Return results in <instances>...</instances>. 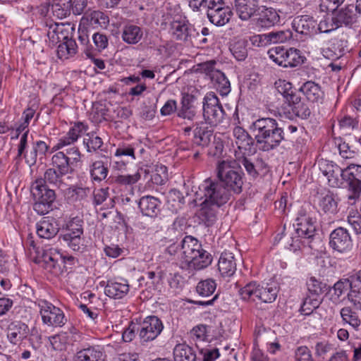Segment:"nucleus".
<instances>
[{"instance_id": "f257e3e1", "label": "nucleus", "mask_w": 361, "mask_h": 361, "mask_svg": "<svg viewBox=\"0 0 361 361\" xmlns=\"http://www.w3.org/2000/svg\"><path fill=\"white\" fill-rule=\"evenodd\" d=\"M250 128L259 149L263 152L276 149L285 138L283 129L272 118H259L252 123Z\"/></svg>"}, {"instance_id": "f03ea898", "label": "nucleus", "mask_w": 361, "mask_h": 361, "mask_svg": "<svg viewBox=\"0 0 361 361\" xmlns=\"http://www.w3.org/2000/svg\"><path fill=\"white\" fill-rule=\"evenodd\" d=\"M316 219L314 213L309 204H305L299 209L295 218V233L297 236L292 238L290 244L291 250L300 248L302 238L309 239L314 236L316 231Z\"/></svg>"}, {"instance_id": "7ed1b4c3", "label": "nucleus", "mask_w": 361, "mask_h": 361, "mask_svg": "<svg viewBox=\"0 0 361 361\" xmlns=\"http://www.w3.org/2000/svg\"><path fill=\"white\" fill-rule=\"evenodd\" d=\"M234 164L229 160L219 161L216 167L217 177L228 192L240 194L244 183L243 173Z\"/></svg>"}, {"instance_id": "20e7f679", "label": "nucleus", "mask_w": 361, "mask_h": 361, "mask_svg": "<svg viewBox=\"0 0 361 361\" xmlns=\"http://www.w3.org/2000/svg\"><path fill=\"white\" fill-rule=\"evenodd\" d=\"M166 9L168 11L167 13L173 18L170 23L171 35L176 40L188 42L192 34H195V29L188 23L185 18L181 15L180 5L168 3Z\"/></svg>"}, {"instance_id": "39448f33", "label": "nucleus", "mask_w": 361, "mask_h": 361, "mask_svg": "<svg viewBox=\"0 0 361 361\" xmlns=\"http://www.w3.org/2000/svg\"><path fill=\"white\" fill-rule=\"evenodd\" d=\"M239 294L243 300L256 302L261 301L271 303L275 301L278 290L276 286L265 287L260 286L255 281L246 284L239 290Z\"/></svg>"}, {"instance_id": "423d86ee", "label": "nucleus", "mask_w": 361, "mask_h": 361, "mask_svg": "<svg viewBox=\"0 0 361 361\" xmlns=\"http://www.w3.org/2000/svg\"><path fill=\"white\" fill-rule=\"evenodd\" d=\"M201 243L191 235L185 236L180 244L173 243L167 247L166 252L186 265L190 259L200 250Z\"/></svg>"}, {"instance_id": "0eeeda50", "label": "nucleus", "mask_w": 361, "mask_h": 361, "mask_svg": "<svg viewBox=\"0 0 361 361\" xmlns=\"http://www.w3.org/2000/svg\"><path fill=\"white\" fill-rule=\"evenodd\" d=\"M200 199L221 207L226 204L231 197V192L224 186L211 179H206L200 186Z\"/></svg>"}, {"instance_id": "6e6552de", "label": "nucleus", "mask_w": 361, "mask_h": 361, "mask_svg": "<svg viewBox=\"0 0 361 361\" xmlns=\"http://www.w3.org/2000/svg\"><path fill=\"white\" fill-rule=\"evenodd\" d=\"M343 178L348 184L347 202L354 205L361 195V165L350 164L343 169Z\"/></svg>"}, {"instance_id": "1a4fd4ad", "label": "nucleus", "mask_w": 361, "mask_h": 361, "mask_svg": "<svg viewBox=\"0 0 361 361\" xmlns=\"http://www.w3.org/2000/svg\"><path fill=\"white\" fill-rule=\"evenodd\" d=\"M269 56L275 63L283 67H296L303 62L300 50L295 48L284 49L281 47L272 48L268 51Z\"/></svg>"}, {"instance_id": "9d476101", "label": "nucleus", "mask_w": 361, "mask_h": 361, "mask_svg": "<svg viewBox=\"0 0 361 361\" xmlns=\"http://www.w3.org/2000/svg\"><path fill=\"white\" fill-rule=\"evenodd\" d=\"M203 116L206 123L216 125L224 117V111L219 98L213 92L206 94L203 98Z\"/></svg>"}, {"instance_id": "9b49d317", "label": "nucleus", "mask_w": 361, "mask_h": 361, "mask_svg": "<svg viewBox=\"0 0 361 361\" xmlns=\"http://www.w3.org/2000/svg\"><path fill=\"white\" fill-rule=\"evenodd\" d=\"M46 27L49 42L53 46L67 39L68 37H73L75 31V25L71 23L47 22Z\"/></svg>"}, {"instance_id": "f8f14e48", "label": "nucleus", "mask_w": 361, "mask_h": 361, "mask_svg": "<svg viewBox=\"0 0 361 361\" xmlns=\"http://www.w3.org/2000/svg\"><path fill=\"white\" fill-rule=\"evenodd\" d=\"M318 166L321 173L326 178L329 186L339 188L343 183V169L338 165L326 159L318 161Z\"/></svg>"}, {"instance_id": "ddd939ff", "label": "nucleus", "mask_w": 361, "mask_h": 361, "mask_svg": "<svg viewBox=\"0 0 361 361\" xmlns=\"http://www.w3.org/2000/svg\"><path fill=\"white\" fill-rule=\"evenodd\" d=\"M87 130V126L84 123H75L68 132L59 138L57 143L52 147L51 152L59 151L66 146L74 144Z\"/></svg>"}, {"instance_id": "4468645a", "label": "nucleus", "mask_w": 361, "mask_h": 361, "mask_svg": "<svg viewBox=\"0 0 361 361\" xmlns=\"http://www.w3.org/2000/svg\"><path fill=\"white\" fill-rule=\"evenodd\" d=\"M330 247L338 252H344L350 249L352 240L348 231L343 227L334 229L329 237Z\"/></svg>"}, {"instance_id": "2eb2a0df", "label": "nucleus", "mask_w": 361, "mask_h": 361, "mask_svg": "<svg viewBox=\"0 0 361 361\" xmlns=\"http://www.w3.org/2000/svg\"><path fill=\"white\" fill-rule=\"evenodd\" d=\"M163 327L159 317H145L141 325L140 336L144 341L154 340L161 332Z\"/></svg>"}, {"instance_id": "dca6fc26", "label": "nucleus", "mask_w": 361, "mask_h": 361, "mask_svg": "<svg viewBox=\"0 0 361 361\" xmlns=\"http://www.w3.org/2000/svg\"><path fill=\"white\" fill-rule=\"evenodd\" d=\"M109 23L108 16L100 11H92L86 13L81 18L80 21V27H92L94 29L106 28Z\"/></svg>"}, {"instance_id": "f3484780", "label": "nucleus", "mask_w": 361, "mask_h": 361, "mask_svg": "<svg viewBox=\"0 0 361 361\" xmlns=\"http://www.w3.org/2000/svg\"><path fill=\"white\" fill-rule=\"evenodd\" d=\"M255 17L256 25L263 28L271 27L280 20V16L274 8L264 6L259 8Z\"/></svg>"}, {"instance_id": "a211bd4d", "label": "nucleus", "mask_w": 361, "mask_h": 361, "mask_svg": "<svg viewBox=\"0 0 361 361\" xmlns=\"http://www.w3.org/2000/svg\"><path fill=\"white\" fill-rule=\"evenodd\" d=\"M161 202L152 195L142 197L138 202V207L144 216L156 218L161 212Z\"/></svg>"}, {"instance_id": "6ab92c4d", "label": "nucleus", "mask_w": 361, "mask_h": 361, "mask_svg": "<svg viewBox=\"0 0 361 361\" xmlns=\"http://www.w3.org/2000/svg\"><path fill=\"white\" fill-rule=\"evenodd\" d=\"M235 145L243 155L253 152L254 139L242 127L235 126L233 130Z\"/></svg>"}, {"instance_id": "aec40b11", "label": "nucleus", "mask_w": 361, "mask_h": 361, "mask_svg": "<svg viewBox=\"0 0 361 361\" xmlns=\"http://www.w3.org/2000/svg\"><path fill=\"white\" fill-rule=\"evenodd\" d=\"M292 26L295 32L301 35H310L317 32V20L307 15L295 18Z\"/></svg>"}, {"instance_id": "412c9836", "label": "nucleus", "mask_w": 361, "mask_h": 361, "mask_svg": "<svg viewBox=\"0 0 361 361\" xmlns=\"http://www.w3.org/2000/svg\"><path fill=\"white\" fill-rule=\"evenodd\" d=\"M259 0H235V11L242 20L255 17L259 8Z\"/></svg>"}, {"instance_id": "4be33fe9", "label": "nucleus", "mask_w": 361, "mask_h": 361, "mask_svg": "<svg viewBox=\"0 0 361 361\" xmlns=\"http://www.w3.org/2000/svg\"><path fill=\"white\" fill-rule=\"evenodd\" d=\"M32 192L35 200L52 204L56 200L55 190L44 184L42 178H37L32 185Z\"/></svg>"}, {"instance_id": "5701e85b", "label": "nucleus", "mask_w": 361, "mask_h": 361, "mask_svg": "<svg viewBox=\"0 0 361 361\" xmlns=\"http://www.w3.org/2000/svg\"><path fill=\"white\" fill-rule=\"evenodd\" d=\"M37 234L41 238L51 239L59 231L56 220L53 217H44L36 225Z\"/></svg>"}, {"instance_id": "b1692460", "label": "nucleus", "mask_w": 361, "mask_h": 361, "mask_svg": "<svg viewBox=\"0 0 361 361\" xmlns=\"http://www.w3.org/2000/svg\"><path fill=\"white\" fill-rule=\"evenodd\" d=\"M213 131L207 126V123H196L193 130L192 142L202 147H207L213 137Z\"/></svg>"}, {"instance_id": "393cba45", "label": "nucleus", "mask_w": 361, "mask_h": 361, "mask_svg": "<svg viewBox=\"0 0 361 361\" xmlns=\"http://www.w3.org/2000/svg\"><path fill=\"white\" fill-rule=\"evenodd\" d=\"M233 13L228 6L212 7L207 10V17L209 21L216 25L222 26L231 19Z\"/></svg>"}, {"instance_id": "a878e982", "label": "nucleus", "mask_w": 361, "mask_h": 361, "mask_svg": "<svg viewBox=\"0 0 361 361\" xmlns=\"http://www.w3.org/2000/svg\"><path fill=\"white\" fill-rule=\"evenodd\" d=\"M300 91L305 96L307 99L312 103H322L324 92L321 86L313 82L307 81L300 87Z\"/></svg>"}, {"instance_id": "bb28decb", "label": "nucleus", "mask_w": 361, "mask_h": 361, "mask_svg": "<svg viewBox=\"0 0 361 361\" xmlns=\"http://www.w3.org/2000/svg\"><path fill=\"white\" fill-rule=\"evenodd\" d=\"M338 203L336 196L330 191L320 193L317 196L318 207L325 214H336L338 211Z\"/></svg>"}, {"instance_id": "cd10ccee", "label": "nucleus", "mask_w": 361, "mask_h": 361, "mask_svg": "<svg viewBox=\"0 0 361 361\" xmlns=\"http://www.w3.org/2000/svg\"><path fill=\"white\" fill-rule=\"evenodd\" d=\"M66 175L62 171L49 168L44 173V178H41L44 184L63 190L68 185L65 181Z\"/></svg>"}, {"instance_id": "c85d7f7f", "label": "nucleus", "mask_w": 361, "mask_h": 361, "mask_svg": "<svg viewBox=\"0 0 361 361\" xmlns=\"http://www.w3.org/2000/svg\"><path fill=\"white\" fill-rule=\"evenodd\" d=\"M236 260L234 255L228 251L221 253L219 262L218 269L222 276H231L236 271Z\"/></svg>"}, {"instance_id": "c756f323", "label": "nucleus", "mask_w": 361, "mask_h": 361, "mask_svg": "<svg viewBox=\"0 0 361 361\" xmlns=\"http://www.w3.org/2000/svg\"><path fill=\"white\" fill-rule=\"evenodd\" d=\"M219 207L203 200L197 212V216L207 226H211L216 221V214Z\"/></svg>"}, {"instance_id": "7c9ffc66", "label": "nucleus", "mask_w": 361, "mask_h": 361, "mask_svg": "<svg viewBox=\"0 0 361 361\" xmlns=\"http://www.w3.org/2000/svg\"><path fill=\"white\" fill-rule=\"evenodd\" d=\"M49 146L42 140H37L32 142V148L30 151H26L24 154L25 162L30 166H34L37 160V157L40 159L49 151Z\"/></svg>"}, {"instance_id": "2f4dec72", "label": "nucleus", "mask_w": 361, "mask_h": 361, "mask_svg": "<svg viewBox=\"0 0 361 361\" xmlns=\"http://www.w3.org/2000/svg\"><path fill=\"white\" fill-rule=\"evenodd\" d=\"M338 28L351 25L355 20L353 6H347L341 9L332 11Z\"/></svg>"}, {"instance_id": "473e14b6", "label": "nucleus", "mask_w": 361, "mask_h": 361, "mask_svg": "<svg viewBox=\"0 0 361 361\" xmlns=\"http://www.w3.org/2000/svg\"><path fill=\"white\" fill-rule=\"evenodd\" d=\"M129 291V285L128 281L122 280L121 281H109L105 287V294L111 298L121 299L127 295Z\"/></svg>"}, {"instance_id": "72a5a7b5", "label": "nucleus", "mask_w": 361, "mask_h": 361, "mask_svg": "<svg viewBox=\"0 0 361 361\" xmlns=\"http://www.w3.org/2000/svg\"><path fill=\"white\" fill-rule=\"evenodd\" d=\"M212 262V255L204 250L201 246L200 250L197 251V254L190 259V262L185 266L189 268L200 270L207 267L211 264Z\"/></svg>"}, {"instance_id": "f704fd0d", "label": "nucleus", "mask_w": 361, "mask_h": 361, "mask_svg": "<svg viewBox=\"0 0 361 361\" xmlns=\"http://www.w3.org/2000/svg\"><path fill=\"white\" fill-rule=\"evenodd\" d=\"M142 36V30L137 25L127 24L123 28L121 37L127 44H135L141 40Z\"/></svg>"}, {"instance_id": "c9c22d12", "label": "nucleus", "mask_w": 361, "mask_h": 361, "mask_svg": "<svg viewBox=\"0 0 361 361\" xmlns=\"http://www.w3.org/2000/svg\"><path fill=\"white\" fill-rule=\"evenodd\" d=\"M141 178V174L137 170L135 173L133 174H124L123 173H117L111 176L108 182L110 184H117L119 185H132L135 184L139 181Z\"/></svg>"}, {"instance_id": "e433bc0d", "label": "nucleus", "mask_w": 361, "mask_h": 361, "mask_svg": "<svg viewBox=\"0 0 361 361\" xmlns=\"http://www.w3.org/2000/svg\"><path fill=\"white\" fill-rule=\"evenodd\" d=\"M73 37H68L63 40L57 48V56L60 59H68L75 56L78 51V45Z\"/></svg>"}, {"instance_id": "4c0bfd02", "label": "nucleus", "mask_w": 361, "mask_h": 361, "mask_svg": "<svg viewBox=\"0 0 361 361\" xmlns=\"http://www.w3.org/2000/svg\"><path fill=\"white\" fill-rule=\"evenodd\" d=\"M175 361H196L192 348L185 343L177 344L173 350Z\"/></svg>"}, {"instance_id": "58836bf2", "label": "nucleus", "mask_w": 361, "mask_h": 361, "mask_svg": "<svg viewBox=\"0 0 361 361\" xmlns=\"http://www.w3.org/2000/svg\"><path fill=\"white\" fill-rule=\"evenodd\" d=\"M65 197L71 202H76L86 198L90 193L89 188L71 185L64 190Z\"/></svg>"}, {"instance_id": "ea45409f", "label": "nucleus", "mask_w": 361, "mask_h": 361, "mask_svg": "<svg viewBox=\"0 0 361 361\" xmlns=\"http://www.w3.org/2000/svg\"><path fill=\"white\" fill-rule=\"evenodd\" d=\"M51 165V168L62 171L66 174L71 173L73 171V166L68 161L63 152H61L60 151L52 156Z\"/></svg>"}, {"instance_id": "a19ab883", "label": "nucleus", "mask_w": 361, "mask_h": 361, "mask_svg": "<svg viewBox=\"0 0 361 361\" xmlns=\"http://www.w3.org/2000/svg\"><path fill=\"white\" fill-rule=\"evenodd\" d=\"M90 173L93 181L99 183L107 177L109 169L102 161H95L90 166Z\"/></svg>"}, {"instance_id": "79ce46f5", "label": "nucleus", "mask_w": 361, "mask_h": 361, "mask_svg": "<svg viewBox=\"0 0 361 361\" xmlns=\"http://www.w3.org/2000/svg\"><path fill=\"white\" fill-rule=\"evenodd\" d=\"M27 326L23 324L11 323L8 328L7 337L9 341L13 344H16L22 340L25 336V329Z\"/></svg>"}, {"instance_id": "37998d69", "label": "nucleus", "mask_w": 361, "mask_h": 361, "mask_svg": "<svg viewBox=\"0 0 361 361\" xmlns=\"http://www.w3.org/2000/svg\"><path fill=\"white\" fill-rule=\"evenodd\" d=\"M77 361H104V355L99 349L89 348L78 353Z\"/></svg>"}, {"instance_id": "c03bdc74", "label": "nucleus", "mask_w": 361, "mask_h": 361, "mask_svg": "<svg viewBox=\"0 0 361 361\" xmlns=\"http://www.w3.org/2000/svg\"><path fill=\"white\" fill-rule=\"evenodd\" d=\"M214 82L216 88L219 90L222 95H226L231 91V85L228 79L221 71L214 72V76L211 79Z\"/></svg>"}, {"instance_id": "a18cd8bd", "label": "nucleus", "mask_w": 361, "mask_h": 361, "mask_svg": "<svg viewBox=\"0 0 361 361\" xmlns=\"http://www.w3.org/2000/svg\"><path fill=\"white\" fill-rule=\"evenodd\" d=\"M82 235V221L78 218H73L66 224V232L62 235H68L75 238L81 237Z\"/></svg>"}, {"instance_id": "49530a36", "label": "nucleus", "mask_w": 361, "mask_h": 361, "mask_svg": "<svg viewBox=\"0 0 361 361\" xmlns=\"http://www.w3.org/2000/svg\"><path fill=\"white\" fill-rule=\"evenodd\" d=\"M353 286L350 283L348 277L338 281L333 286L331 293V299L338 300L340 297L345 294L348 290H351Z\"/></svg>"}, {"instance_id": "de8ad7c7", "label": "nucleus", "mask_w": 361, "mask_h": 361, "mask_svg": "<svg viewBox=\"0 0 361 361\" xmlns=\"http://www.w3.org/2000/svg\"><path fill=\"white\" fill-rule=\"evenodd\" d=\"M258 37L260 38L264 37V39L270 43H283L292 37V32L288 30H279L259 35Z\"/></svg>"}, {"instance_id": "09e8293b", "label": "nucleus", "mask_w": 361, "mask_h": 361, "mask_svg": "<svg viewBox=\"0 0 361 361\" xmlns=\"http://www.w3.org/2000/svg\"><path fill=\"white\" fill-rule=\"evenodd\" d=\"M61 152H63L64 155L66 157L68 161L71 164L73 167L77 166L79 163L82 161V154L79 149V148L74 145V144L66 146L63 149H62Z\"/></svg>"}, {"instance_id": "8fccbe9b", "label": "nucleus", "mask_w": 361, "mask_h": 361, "mask_svg": "<svg viewBox=\"0 0 361 361\" xmlns=\"http://www.w3.org/2000/svg\"><path fill=\"white\" fill-rule=\"evenodd\" d=\"M216 288V281L212 279H207L197 283L196 291L202 297H209L214 293Z\"/></svg>"}, {"instance_id": "3c124183", "label": "nucleus", "mask_w": 361, "mask_h": 361, "mask_svg": "<svg viewBox=\"0 0 361 361\" xmlns=\"http://www.w3.org/2000/svg\"><path fill=\"white\" fill-rule=\"evenodd\" d=\"M323 18L317 23V30L320 32L328 33L338 29L332 12H326Z\"/></svg>"}, {"instance_id": "603ef678", "label": "nucleus", "mask_w": 361, "mask_h": 361, "mask_svg": "<svg viewBox=\"0 0 361 361\" xmlns=\"http://www.w3.org/2000/svg\"><path fill=\"white\" fill-rule=\"evenodd\" d=\"M320 311L319 302L315 299L306 298L300 308V313L303 316H310L313 314L321 315L322 312Z\"/></svg>"}, {"instance_id": "864d4df0", "label": "nucleus", "mask_w": 361, "mask_h": 361, "mask_svg": "<svg viewBox=\"0 0 361 361\" xmlns=\"http://www.w3.org/2000/svg\"><path fill=\"white\" fill-rule=\"evenodd\" d=\"M247 42L243 39L238 40L231 44L230 50L236 60L243 61L246 59L247 56Z\"/></svg>"}, {"instance_id": "5fc2aeb1", "label": "nucleus", "mask_w": 361, "mask_h": 361, "mask_svg": "<svg viewBox=\"0 0 361 361\" xmlns=\"http://www.w3.org/2000/svg\"><path fill=\"white\" fill-rule=\"evenodd\" d=\"M306 286L308 292L313 295H319L326 290V285L314 276L307 280Z\"/></svg>"}, {"instance_id": "6e6d98bb", "label": "nucleus", "mask_w": 361, "mask_h": 361, "mask_svg": "<svg viewBox=\"0 0 361 361\" xmlns=\"http://www.w3.org/2000/svg\"><path fill=\"white\" fill-rule=\"evenodd\" d=\"M37 306L41 316H49V314L54 316H64L61 309L46 300L39 301Z\"/></svg>"}, {"instance_id": "4d7b16f0", "label": "nucleus", "mask_w": 361, "mask_h": 361, "mask_svg": "<svg viewBox=\"0 0 361 361\" xmlns=\"http://www.w3.org/2000/svg\"><path fill=\"white\" fill-rule=\"evenodd\" d=\"M168 178L169 176L166 166L157 165L151 176L152 183L157 185H162L166 183Z\"/></svg>"}, {"instance_id": "13d9d810", "label": "nucleus", "mask_w": 361, "mask_h": 361, "mask_svg": "<svg viewBox=\"0 0 361 361\" xmlns=\"http://www.w3.org/2000/svg\"><path fill=\"white\" fill-rule=\"evenodd\" d=\"M191 336L196 341H207L209 337V328L204 324H199L192 328Z\"/></svg>"}, {"instance_id": "bf43d9fd", "label": "nucleus", "mask_w": 361, "mask_h": 361, "mask_svg": "<svg viewBox=\"0 0 361 361\" xmlns=\"http://www.w3.org/2000/svg\"><path fill=\"white\" fill-rule=\"evenodd\" d=\"M49 340L52 348L55 350H65L68 343V338L66 334L51 336Z\"/></svg>"}, {"instance_id": "052dcab7", "label": "nucleus", "mask_w": 361, "mask_h": 361, "mask_svg": "<svg viewBox=\"0 0 361 361\" xmlns=\"http://www.w3.org/2000/svg\"><path fill=\"white\" fill-rule=\"evenodd\" d=\"M284 87L285 90L282 94L290 106L293 108L302 101L301 97L293 90L290 82L284 83Z\"/></svg>"}, {"instance_id": "680f3d73", "label": "nucleus", "mask_w": 361, "mask_h": 361, "mask_svg": "<svg viewBox=\"0 0 361 361\" xmlns=\"http://www.w3.org/2000/svg\"><path fill=\"white\" fill-rule=\"evenodd\" d=\"M135 147L133 145L121 143L116 149L114 156L116 157H120L122 156H128L132 158L133 160L136 159L135 154Z\"/></svg>"}, {"instance_id": "e2e57ef3", "label": "nucleus", "mask_w": 361, "mask_h": 361, "mask_svg": "<svg viewBox=\"0 0 361 361\" xmlns=\"http://www.w3.org/2000/svg\"><path fill=\"white\" fill-rule=\"evenodd\" d=\"M294 361H313L311 350L305 345H300L295 348L294 352Z\"/></svg>"}, {"instance_id": "0e129e2a", "label": "nucleus", "mask_w": 361, "mask_h": 361, "mask_svg": "<svg viewBox=\"0 0 361 361\" xmlns=\"http://www.w3.org/2000/svg\"><path fill=\"white\" fill-rule=\"evenodd\" d=\"M72 11L68 0H64L63 3L58 4L54 6V15L59 19L66 18Z\"/></svg>"}, {"instance_id": "69168bd1", "label": "nucleus", "mask_w": 361, "mask_h": 361, "mask_svg": "<svg viewBox=\"0 0 361 361\" xmlns=\"http://www.w3.org/2000/svg\"><path fill=\"white\" fill-rule=\"evenodd\" d=\"M348 298L354 306V309L361 310V286H353L348 293Z\"/></svg>"}, {"instance_id": "338daca9", "label": "nucleus", "mask_w": 361, "mask_h": 361, "mask_svg": "<svg viewBox=\"0 0 361 361\" xmlns=\"http://www.w3.org/2000/svg\"><path fill=\"white\" fill-rule=\"evenodd\" d=\"M168 203H171L173 207H180L184 203V197L180 191L176 189H171L167 195Z\"/></svg>"}, {"instance_id": "774afa93", "label": "nucleus", "mask_w": 361, "mask_h": 361, "mask_svg": "<svg viewBox=\"0 0 361 361\" xmlns=\"http://www.w3.org/2000/svg\"><path fill=\"white\" fill-rule=\"evenodd\" d=\"M345 0H320L319 8L322 12H332L337 9Z\"/></svg>"}]
</instances>
